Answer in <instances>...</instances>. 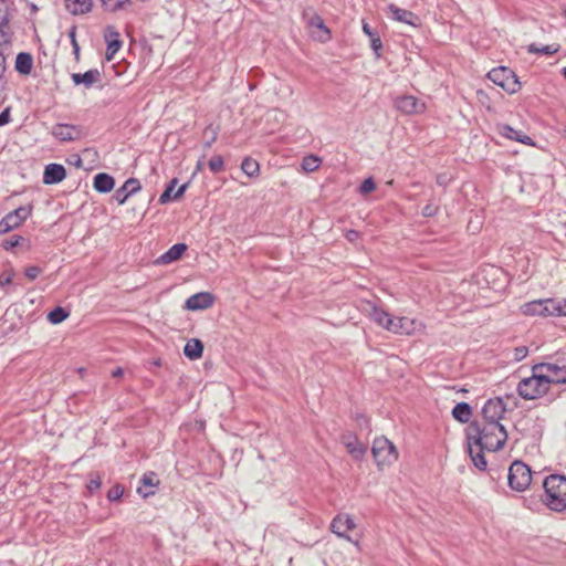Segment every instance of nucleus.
I'll return each mask as SVG.
<instances>
[{"label":"nucleus","mask_w":566,"mask_h":566,"mask_svg":"<svg viewBox=\"0 0 566 566\" xmlns=\"http://www.w3.org/2000/svg\"><path fill=\"white\" fill-rule=\"evenodd\" d=\"M187 248L188 247L185 243H176L172 247H170L165 253H163L158 258L157 262L160 264H169L174 261H177L186 252Z\"/></svg>","instance_id":"nucleus-24"},{"label":"nucleus","mask_w":566,"mask_h":566,"mask_svg":"<svg viewBox=\"0 0 566 566\" xmlns=\"http://www.w3.org/2000/svg\"><path fill=\"white\" fill-rule=\"evenodd\" d=\"M140 189L142 186L139 180L136 178H129L124 182V185L120 188L116 189V191L113 195V198L115 201H117L118 205H124L132 195H135Z\"/></svg>","instance_id":"nucleus-17"},{"label":"nucleus","mask_w":566,"mask_h":566,"mask_svg":"<svg viewBox=\"0 0 566 566\" xmlns=\"http://www.w3.org/2000/svg\"><path fill=\"white\" fill-rule=\"evenodd\" d=\"M446 176L444 175H439L437 177V184L440 185V186H446L447 181H446Z\"/></svg>","instance_id":"nucleus-53"},{"label":"nucleus","mask_w":566,"mask_h":566,"mask_svg":"<svg viewBox=\"0 0 566 566\" xmlns=\"http://www.w3.org/2000/svg\"><path fill=\"white\" fill-rule=\"evenodd\" d=\"M178 184V179L177 178H172L169 184L167 185L165 191L160 195L159 197V203L161 205H165L167 202H169L170 200H178L179 198H181L185 193V191L187 190L188 188V182L181 185L178 190L171 196L176 185Z\"/></svg>","instance_id":"nucleus-23"},{"label":"nucleus","mask_w":566,"mask_h":566,"mask_svg":"<svg viewBox=\"0 0 566 566\" xmlns=\"http://www.w3.org/2000/svg\"><path fill=\"white\" fill-rule=\"evenodd\" d=\"M522 313L528 316H566L565 298H543L525 303Z\"/></svg>","instance_id":"nucleus-3"},{"label":"nucleus","mask_w":566,"mask_h":566,"mask_svg":"<svg viewBox=\"0 0 566 566\" xmlns=\"http://www.w3.org/2000/svg\"><path fill=\"white\" fill-rule=\"evenodd\" d=\"M119 33L116 31V29L112 25L106 27L104 39L107 43L106 49V60L112 61L114 59V55L118 52V50L122 48L123 42L119 39Z\"/></svg>","instance_id":"nucleus-18"},{"label":"nucleus","mask_w":566,"mask_h":566,"mask_svg":"<svg viewBox=\"0 0 566 566\" xmlns=\"http://www.w3.org/2000/svg\"><path fill=\"white\" fill-rule=\"evenodd\" d=\"M203 135L206 136L203 146L206 148H210L212 144L217 140L218 127L213 126L212 124L208 125L203 132Z\"/></svg>","instance_id":"nucleus-36"},{"label":"nucleus","mask_w":566,"mask_h":566,"mask_svg":"<svg viewBox=\"0 0 566 566\" xmlns=\"http://www.w3.org/2000/svg\"><path fill=\"white\" fill-rule=\"evenodd\" d=\"M114 1L115 2L112 8L113 11L122 10L132 3L130 0H114Z\"/></svg>","instance_id":"nucleus-47"},{"label":"nucleus","mask_w":566,"mask_h":566,"mask_svg":"<svg viewBox=\"0 0 566 566\" xmlns=\"http://www.w3.org/2000/svg\"><path fill=\"white\" fill-rule=\"evenodd\" d=\"M322 160L314 155L305 156L302 160V168L307 172L317 170L321 166Z\"/></svg>","instance_id":"nucleus-34"},{"label":"nucleus","mask_w":566,"mask_h":566,"mask_svg":"<svg viewBox=\"0 0 566 566\" xmlns=\"http://www.w3.org/2000/svg\"><path fill=\"white\" fill-rule=\"evenodd\" d=\"M509 486L516 492L525 491L532 482L531 468L523 461L512 462L507 473Z\"/></svg>","instance_id":"nucleus-6"},{"label":"nucleus","mask_w":566,"mask_h":566,"mask_svg":"<svg viewBox=\"0 0 566 566\" xmlns=\"http://www.w3.org/2000/svg\"><path fill=\"white\" fill-rule=\"evenodd\" d=\"M8 24V12L4 0H0V31Z\"/></svg>","instance_id":"nucleus-43"},{"label":"nucleus","mask_w":566,"mask_h":566,"mask_svg":"<svg viewBox=\"0 0 566 566\" xmlns=\"http://www.w3.org/2000/svg\"><path fill=\"white\" fill-rule=\"evenodd\" d=\"M548 390L547 379L543 371L536 369V365L533 367V375L522 379L517 386L518 395L527 400L537 399L547 394Z\"/></svg>","instance_id":"nucleus-4"},{"label":"nucleus","mask_w":566,"mask_h":566,"mask_svg":"<svg viewBox=\"0 0 566 566\" xmlns=\"http://www.w3.org/2000/svg\"><path fill=\"white\" fill-rule=\"evenodd\" d=\"M203 345L201 340L193 338L186 343L184 354L191 360L198 359L202 356Z\"/></svg>","instance_id":"nucleus-30"},{"label":"nucleus","mask_w":566,"mask_h":566,"mask_svg":"<svg viewBox=\"0 0 566 566\" xmlns=\"http://www.w3.org/2000/svg\"><path fill=\"white\" fill-rule=\"evenodd\" d=\"M123 493H124L123 486L119 484H116L109 489V491L107 493V499L111 502L117 501L123 496Z\"/></svg>","instance_id":"nucleus-41"},{"label":"nucleus","mask_w":566,"mask_h":566,"mask_svg":"<svg viewBox=\"0 0 566 566\" xmlns=\"http://www.w3.org/2000/svg\"><path fill=\"white\" fill-rule=\"evenodd\" d=\"M93 186L96 191L101 193H107L113 190L115 180L111 175L106 172H99L94 177Z\"/></svg>","instance_id":"nucleus-26"},{"label":"nucleus","mask_w":566,"mask_h":566,"mask_svg":"<svg viewBox=\"0 0 566 566\" xmlns=\"http://www.w3.org/2000/svg\"><path fill=\"white\" fill-rule=\"evenodd\" d=\"M241 169L248 177H255L259 175V163L250 157H247L241 163Z\"/></svg>","instance_id":"nucleus-32"},{"label":"nucleus","mask_w":566,"mask_h":566,"mask_svg":"<svg viewBox=\"0 0 566 566\" xmlns=\"http://www.w3.org/2000/svg\"><path fill=\"white\" fill-rule=\"evenodd\" d=\"M102 486V479H101V475L97 474V473H92L90 474V480H88V483L86 485L88 492L91 494H93L94 492H96L97 490H99Z\"/></svg>","instance_id":"nucleus-37"},{"label":"nucleus","mask_w":566,"mask_h":566,"mask_svg":"<svg viewBox=\"0 0 566 566\" xmlns=\"http://www.w3.org/2000/svg\"><path fill=\"white\" fill-rule=\"evenodd\" d=\"M452 416L459 422L467 423L472 416V409L468 402H458L452 409Z\"/></svg>","instance_id":"nucleus-31"},{"label":"nucleus","mask_w":566,"mask_h":566,"mask_svg":"<svg viewBox=\"0 0 566 566\" xmlns=\"http://www.w3.org/2000/svg\"><path fill=\"white\" fill-rule=\"evenodd\" d=\"M387 12L390 14L391 19L398 22L406 23L411 27L420 25V19L417 14H415L412 11L401 9L394 3H390L387 7Z\"/></svg>","instance_id":"nucleus-15"},{"label":"nucleus","mask_w":566,"mask_h":566,"mask_svg":"<svg viewBox=\"0 0 566 566\" xmlns=\"http://www.w3.org/2000/svg\"><path fill=\"white\" fill-rule=\"evenodd\" d=\"M65 9L73 15H81L90 12L93 7L92 0H64Z\"/></svg>","instance_id":"nucleus-25"},{"label":"nucleus","mask_w":566,"mask_h":566,"mask_svg":"<svg viewBox=\"0 0 566 566\" xmlns=\"http://www.w3.org/2000/svg\"><path fill=\"white\" fill-rule=\"evenodd\" d=\"M564 75H565V77H566V67L564 69Z\"/></svg>","instance_id":"nucleus-57"},{"label":"nucleus","mask_w":566,"mask_h":566,"mask_svg":"<svg viewBox=\"0 0 566 566\" xmlns=\"http://www.w3.org/2000/svg\"><path fill=\"white\" fill-rule=\"evenodd\" d=\"M308 25L318 30L319 33L316 34L315 38L321 42H327L331 39V31L325 25V22L321 15L314 13L313 17H311L308 20Z\"/></svg>","instance_id":"nucleus-27"},{"label":"nucleus","mask_w":566,"mask_h":566,"mask_svg":"<svg viewBox=\"0 0 566 566\" xmlns=\"http://www.w3.org/2000/svg\"><path fill=\"white\" fill-rule=\"evenodd\" d=\"M544 503L554 512H564L566 510V476L560 474H551L543 481Z\"/></svg>","instance_id":"nucleus-2"},{"label":"nucleus","mask_w":566,"mask_h":566,"mask_svg":"<svg viewBox=\"0 0 566 566\" xmlns=\"http://www.w3.org/2000/svg\"><path fill=\"white\" fill-rule=\"evenodd\" d=\"M370 316L379 326L392 333H402L405 318L392 317L389 313L379 307H374Z\"/></svg>","instance_id":"nucleus-10"},{"label":"nucleus","mask_w":566,"mask_h":566,"mask_svg":"<svg viewBox=\"0 0 566 566\" xmlns=\"http://www.w3.org/2000/svg\"><path fill=\"white\" fill-rule=\"evenodd\" d=\"M66 176L65 168L60 164H49L45 166L43 174V182L45 185H54L61 182Z\"/></svg>","instance_id":"nucleus-20"},{"label":"nucleus","mask_w":566,"mask_h":566,"mask_svg":"<svg viewBox=\"0 0 566 566\" xmlns=\"http://www.w3.org/2000/svg\"><path fill=\"white\" fill-rule=\"evenodd\" d=\"M70 313L61 307L56 306L48 314V319L51 324H60L69 317Z\"/></svg>","instance_id":"nucleus-33"},{"label":"nucleus","mask_w":566,"mask_h":566,"mask_svg":"<svg viewBox=\"0 0 566 566\" xmlns=\"http://www.w3.org/2000/svg\"><path fill=\"white\" fill-rule=\"evenodd\" d=\"M70 38H71V42H72V44H73L74 42H76V39H75V28H73V29L71 30V32H70Z\"/></svg>","instance_id":"nucleus-56"},{"label":"nucleus","mask_w":566,"mask_h":566,"mask_svg":"<svg viewBox=\"0 0 566 566\" xmlns=\"http://www.w3.org/2000/svg\"><path fill=\"white\" fill-rule=\"evenodd\" d=\"M363 32L370 39V46L376 56L379 57L382 50V42L379 34L365 21H363Z\"/></svg>","instance_id":"nucleus-28"},{"label":"nucleus","mask_w":566,"mask_h":566,"mask_svg":"<svg viewBox=\"0 0 566 566\" xmlns=\"http://www.w3.org/2000/svg\"><path fill=\"white\" fill-rule=\"evenodd\" d=\"M124 374V370L122 367H117L112 371L113 377H122Z\"/></svg>","instance_id":"nucleus-52"},{"label":"nucleus","mask_w":566,"mask_h":566,"mask_svg":"<svg viewBox=\"0 0 566 566\" xmlns=\"http://www.w3.org/2000/svg\"><path fill=\"white\" fill-rule=\"evenodd\" d=\"M342 442L346 447L348 453L353 457L354 460H361L367 451L366 446L358 440V438L354 434H344L342 437Z\"/></svg>","instance_id":"nucleus-19"},{"label":"nucleus","mask_w":566,"mask_h":566,"mask_svg":"<svg viewBox=\"0 0 566 566\" xmlns=\"http://www.w3.org/2000/svg\"><path fill=\"white\" fill-rule=\"evenodd\" d=\"M137 492H138L143 497H147V496H149V495H151V494H154V493H155L153 490H150V491H144L142 486H139V488L137 489Z\"/></svg>","instance_id":"nucleus-51"},{"label":"nucleus","mask_w":566,"mask_h":566,"mask_svg":"<svg viewBox=\"0 0 566 566\" xmlns=\"http://www.w3.org/2000/svg\"><path fill=\"white\" fill-rule=\"evenodd\" d=\"M538 371L544 373V377L547 379V385L551 387L554 385L566 386V367L551 363H542L536 365Z\"/></svg>","instance_id":"nucleus-12"},{"label":"nucleus","mask_w":566,"mask_h":566,"mask_svg":"<svg viewBox=\"0 0 566 566\" xmlns=\"http://www.w3.org/2000/svg\"><path fill=\"white\" fill-rule=\"evenodd\" d=\"M439 212V206L433 202H428L422 209V216L426 218L434 217Z\"/></svg>","instance_id":"nucleus-42"},{"label":"nucleus","mask_w":566,"mask_h":566,"mask_svg":"<svg viewBox=\"0 0 566 566\" xmlns=\"http://www.w3.org/2000/svg\"><path fill=\"white\" fill-rule=\"evenodd\" d=\"M10 108L7 107L1 114H0V126L7 125L10 123Z\"/></svg>","instance_id":"nucleus-48"},{"label":"nucleus","mask_w":566,"mask_h":566,"mask_svg":"<svg viewBox=\"0 0 566 566\" xmlns=\"http://www.w3.org/2000/svg\"><path fill=\"white\" fill-rule=\"evenodd\" d=\"M33 66V57L30 53L20 52L15 59V70L20 74L28 75L31 73Z\"/></svg>","instance_id":"nucleus-29"},{"label":"nucleus","mask_w":566,"mask_h":566,"mask_svg":"<svg viewBox=\"0 0 566 566\" xmlns=\"http://www.w3.org/2000/svg\"><path fill=\"white\" fill-rule=\"evenodd\" d=\"M357 237H358V232H357V231H355V230H349V231H347V233H346V238H347L349 241L355 240Z\"/></svg>","instance_id":"nucleus-50"},{"label":"nucleus","mask_w":566,"mask_h":566,"mask_svg":"<svg viewBox=\"0 0 566 566\" xmlns=\"http://www.w3.org/2000/svg\"><path fill=\"white\" fill-rule=\"evenodd\" d=\"M371 453L379 469L391 465L399 457L396 446L384 436L374 439Z\"/></svg>","instance_id":"nucleus-5"},{"label":"nucleus","mask_w":566,"mask_h":566,"mask_svg":"<svg viewBox=\"0 0 566 566\" xmlns=\"http://www.w3.org/2000/svg\"><path fill=\"white\" fill-rule=\"evenodd\" d=\"M52 135L60 142H73L83 136L81 126L59 123L52 127Z\"/></svg>","instance_id":"nucleus-13"},{"label":"nucleus","mask_w":566,"mask_h":566,"mask_svg":"<svg viewBox=\"0 0 566 566\" xmlns=\"http://www.w3.org/2000/svg\"><path fill=\"white\" fill-rule=\"evenodd\" d=\"M12 276H13L12 273H10V274H2L0 276V285L10 284L12 282Z\"/></svg>","instance_id":"nucleus-49"},{"label":"nucleus","mask_w":566,"mask_h":566,"mask_svg":"<svg viewBox=\"0 0 566 566\" xmlns=\"http://www.w3.org/2000/svg\"><path fill=\"white\" fill-rule=\"evenodd\" d=\"M527 51L530 53H539L544 55H553L558 51V45H543L538 46L535 43L528 45Z\"/></svg>","instance_id":"nucleus-35"},{"label":"nucleus","mask_w":566,"mask_h":566,"mask_svg":"<svg viewBox=\"0 0 566 566\" xmlns=\"http://www.w3.org/2000/svg\"><path fill=\"white\" fill-rule=\"evenodd\" d=\"M140 483L143 486L155 488L156 485H158L159 480L157 479L155 472H147L142 476Z\"/></svg>","instance_id":"nucleus-39"},{"label":"nucleus","mask_w":566,"mask_h":566,"mask_svg":"<svg viewBox=\"0 0 566 566\" xmlns=\"http://www.w3.org/2000/svg\"><path fill=\"white\" fill-rule=\"evenodd\" d=\"M488 77L495 85L502 87L509 94H514L521 88V83L515 73L506 67L499 66L488 73Z\"/></svg>","instance_id":"nucleus-7"},{"label":"nucleus","mask_w":566,"mask_h":566,"mask_svg":"<svg viewBox=\"0 0 566 566\" xmlns=\"http://www.w3.org/2000/svg\"><path fill=\"white\" fill-rule=\"evenodd\" d=\"M497 132L501 136H503L507 139L516 140L522 144H525V145H533V139L530 136L523 134V132H521V130H517V129L511 127L507 124L499 125Z\"/></svg>","instance_id":"nucleus-22"},{"label":"nucleus","mask_w":566,"mask_h":566,"mask_svg":"<svg viewBox=\"0 0 566 566\" xmlns=\"http://www.w3.org/2000/svg\"><path fill=\"white\" fill-rule=\"evenodd\" d=\"M507 439L506 430L501 423L472 422L467 429L468 450L474 467L484 471L486 460L484 451L500 450Z\"/></svg>","instance_id":"nucleus-1"},{"label":"nucleus","mask_w":566,"mask_h":566,"mask_svg":"<svg viewBox=\"0 0 566 566\" xmlns=\"http://www.w3.org/2000/svg\"><path fill=\"white\" fill-rule=\"evenodd\" d=\"M505 411L506 407L501 398L489 399L482 408L483 420L481 423H500Z\"/></svg>","instance_id":"nucleus-11"},{"label":"nucleus","mask_w":566,"mask_h":566,"mask_svg":"<svg viewBox=\"0 0 566 566\" xmlns=\"http://www.w3.org/2000/svg\"><path fill=\"white\" fill-rule=\"evenodd\" d=\"M214 297L209 292H199L186 300L185 308L189 311H200L212 306Z\"/></svg>","instance_id":"nucleus-16"},{"label":"nucleus","mask_w":566,"mask_h":566,"mask_svg":"<svg viewBox=\"0 0 566 566\" xmlns=\"http://www.w3.org/2000/svg\"><path fill=\"white\" fill-rule=\"evenodd\" d=\"M376 189V184L371 177L365 179L359 186V193L366 196Z\"/></svg>","instance_id":"nucleus-40"},{"label":"nucleus","mask_w":566,"mask_h":566,"mask_svg":"<svg viewBox=\"0 0 566 566\" xmlns=\"http://www.w3.org/2000/svg\"><path fill=\"white\" fill-rule=\"evenodd\" d=\"M356 528V524L353 517L346 513L337 514L331 522V531L339 538H344L345 541L354 544L358 549H360V537L353 538L348 532Z\"/></svg>","instance_id":"nucleus-8"},{"label":"nucleus","mask_w":566,"mask_h":566,"mask_svg":"<svg viewBox=\"0 0 566 566\" xmlns=\"http://www.w3.org/2000/svg\"><path fill=\"white\" fill-rule=\"evenodd\" d=\"M396 108L407 115L420 114L424 112L426 105L412 95H403L396 99Z\"/></svg>","instance_id":"nucleus-14"},{"label":"nucleus","mask_w":566,"mask_h":566,"mask_svg":"<svg viewBox=\"0 0 566 566\" xmlns=\"http://www.w3.org/2000/svg\"><path fill=\"white\" fill-rule=\"evenodd\" d=\"M32 212V207L30 206H21L15 210L7 213L0 220V234H4L18 227H20Z\"/></svg>","instance_id":"nucleus-9"},{"label":"nucleus","mask_w":566,"mask_h":566,"mask_svg":"<svg viewBox=\"0 0 566 566\" xmlns=\"http://www.w3.org/2000/svg\"><path fill=\"white\" fill-rule=\"evenodd\" d=\"M208 166H209V169L213 172V174H218L220 171L223 170L224 168V161H223V158L221 156H213L209 163H208Z\"/></svg>","instance_id":"nucleus-38"},{"label":"nucleus","mask_w":566,"mask_h":566,"mask_svg":"<svg viewBox=\"0 0 566 566\" xmlns=\"http://www.w3.org/2000/svg\"><path fill=\"white\" fill-rule=\"evenodd\" d=\"M527 354L528 348L526 346L516 347L513 352V360L521 361L527 356Z\"/></svg>","instance_id":"nucleus-45"},{"label":"nucleus","mask_w":566,"mask_h":566,"mask_svg":"<svg viewBox=\"0 0 566 566\" xmlns=\"http://www.w3.org/2000/svg\"><path fill=\"white\" fill-rule=\"evenodd\" d=\"M23 240V238L21 235H12L10 239H7L2 247L6 249V250H11L13 248H15L17 245H19L20 241Z\"/></svg>","instance_id":"nucleus-44"},{"label":"nucleus","mask_w":566,"mask_h":566,"mask_svg":"<svg viewBox=\"0 0 566 566\" xmlns=\"http://www.w3.org/2000/svg\"><path fill=\"white\" fill-rule=\"evenodd\" d=\"M71 78L75 85L83 84L86 88H91L101 81V72L97 69H92L84 73H73Z\"/></svg>","instance_id":"nucleus-21"},{"label":"nucleus","mask_w":566,"mask_h":566,"mask_svg":"<svg viewBox=\"0 0 566 566\" xmlns=\"http://www.w3.org/2000/svg\"><path fill=\"white\" fill-rule=\"evenodd\" d=\"M72 46H73L74 54H75V56L77 57V56H78V54H80V46H78L77 42H74V43L72 44Z\"/></svg>","instance_id":"nucleus-54"},{"label":"nucleus","mask_w":566,"mask_h":566,"mask_svg":"<svg viewBox=\"0 0 566 566\" xmlns=\"http://www.w3.org/2000/svg\"><path fill=\"white\" fill-rule=\"evenodd\" d=\"M74 165L76 167H82V159H81V157L78 155L75 156Z\"/></svg>","instance_id":"nucleus-55"},{"label":"nucleus","mask_w":566,"mask_h":566,"mask_svg":"<svg viewBox=\"0 0 566 566\" xmlns=\"http://www.w3.org/2000/svg\"><path fill=\"white\" fill-rule=\"evenodd\" d=\"M41 273V269L39 266L32 265L25 269V276L33 281L35 280Z\"/></svg>","instance_id":"nucleus-46"}]
</instances>
